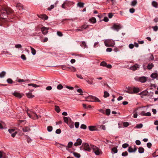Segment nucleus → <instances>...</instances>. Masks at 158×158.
<instances>
[{
    "label": "nucleus",
    "mask_w": 158,
    "mask_h": 158,
    "mask_svg": "<svg viewBox=\"0 0 158 158\" xmlns=\"http://www.w3.org/2000/svg\"><path fill=\"white\" fill-rule=\"evenodd\" d=\"M13 11L10 9L3 8L1 10L0 13V18L3 19L6 18L7 15L12 13Z\"/></svg>",
    "instance_id": "nucleus-1"
},
{
    "label": "nucleus",
    "mask_w": 158,
    "mask_h": 158,
    "mask_svg": "<svg viewBox=\"0 0 158 158\" xmlns=\"http://www.w3.org/2000/svg\"><path fill=\"white\" fill-rule=\"evenodd\" d=\"M105 45L107 47H113L115 45L114 41L112 39H108L104 42Z\"/></svg>",
    "instance_id": "nucleus-2"
},
{
    "label": "nucleus",
    "mask_w": 158,
    "mask_h": 158,
    "mask_svg": "<svg viewBox=\"0 0 158 158\" xmlns=\"http://www.w3.org/2000/svg\"><path fill=\"white\" fill-rule=\"evenodd\" d=\"M91 148L93 150V152H94L95 154L97 155H99L102 152L100 149L96 147V146L94 145L92 146Z\"/></svg>",
    "instance_id": "nucleus-3"
},
{
    "label": "nucleus",
    "mask_w": 158,
    "mask_h": 158,
    "mask_svg": "<svg viewBox=\"0 0 158 158\" xmlns=\"http://www.w3.org/2000/svg\"><path fill=\"white\" fill-rule=\"evenodd\" d=\"M29 110L27 109V113L30 118L35 119H36V118L38 119L39 118V116L34 112L31 111V114H30L29 113H28V111Z\"/></svg>",
    "instance_id": "nucleus-4"
},
{
    "label": "nucleus",
    "mask_w": 158,
    "mask_h": 158,
    "mask_svg": "<svg viewBox=\"0 0 158 158\" xmlns=\"http://www.w3.org/2000/svg\"><path fill=\"white\" fill-rule=\"evenodd\" d=\"M121 28L122 26L121 24H114L113 26L111 27V29L115 30L117 31H118L119 29H121Z\"/></svg>",
    "instance_id": "nucleus-5"
},
{
    "label": "nucleus",
    "mask_w": 158,
    "mask_h": 158,
    "mask_svg": "<svg viewBox=\"0 0 158 158\" xmlns=\"http://www.w3.org/2000/svg\"><path fill=\"white\" fill-rule=\"evenodd\" d=\"M83 146H84V150L87 151L88 152H90L91 149L89 147V145L87 143H83L82 144Z\"/></svg>",
    "instance_id": "nucleus-6"
},
{
    "label": "nucleus",
    "mask_w": 158,
    "mask_h": 158,
    "mask_svg": "<svg viewBox=\"0 0 158 158\" xmlns=\"http://www.w3.org/2000/svg\"><path fill=\"white\" fill-rule=\"evenodd\" d=\"M147 77L144 76L139 77L137 80L142 83H144L147 81Z\"/></svg>",
    "instance_id": "nucleus-7"
},
{
    "label": "nucleus",
    "mask_w": 158,
    "mask_h": 158,
    "mask_svg": "<svg viewBox=\"0 0 158 158\" xmlns=\"http://www.w3.org/2000/svg\"><path fill=\"white\" fill-rule=\"evenodd\" d=\"M8 131L11 134V136L13 137H14L17 133V132L15 131L14 129H10Z\"/></svg>",
    "instance_id": "nucleus-8"
},
{
    "label": "nucleus",
    "mask_w": 158,
    "mask_h": 158,
    "mask_svg": "<svg viewBox=\"0 0 158 158\" xmlns=\"http://www.w3.org/2000/svg\"><path fill=\"white\" fill-rule=\"evenodd\" d=\"M73 142L71 141H70L68 143V145L67 146H66L65 145L62 144H60V145L62 146L65 147L66 149L67 150H68V149L69 148H71L72 147L73 145Z\"/></svg>",
    "instance_id": "nucleus-9"
},
{
    "label": "nucleus",
    "mask_w": 158,
    "mask_h": 158,
    "mask_svg": "<svg viewBox=\"0 0 158 158\" xmlns=\"http://www.w3.org/2000/svg\"><path fill=\"white\" fill-rule=\"evenodd\" d=\"M49 28H47L45 27H43L41 29V31H42L43 34L44 35H46L48 32V30L49 29Z\"/></svg>",
    "instance_id": "nucleus-10"
},
{
    "label": "nucleus",
    "mask_w": 158,
    "mask_h": 158,
    "mask_svg": "<svg viewBox=\"0 0 158 158\" xmlns=\"http://www.w3.org/2000/svg\"><path fill=\"white\" fill-rule=\"evenodd\" d=\"M140 114L142 116H150L151 115V113L149 112H148L145 113L144 111H142L140 113Z\"/></svg>",
    "instance_id": "nucleus-11"
},
{
    "label": "nucleus",
    "mask_w": 158,
    "mask_h": 158,
    "mask_svg": "<svg viewBox=\"0 0 158 158\" xmlns=\"http://www.w3.org/2000/svg\"><path fill=\"white\" fill-rule=\"evenodd\" d=\"M137 150V148H136L135 146H134V148L133 149L131 148V147H129L128 151L130 152H135Z\"/></svg>",
    "instance_id": "nucleus-12"
},
{
    "label": "nucleus",
    "mask_w": 158,
    "mask_h": 158,
    "mask_svg": "<svg viewBox=\"0 0 158 158\" xmlns=\"http://www.w3.org/2000/svg\"><path fill=\"white\" fill-rule=\"evenodd\" d=\"M139 68V66L137 64H135L133 66H131L130 68V69L131 70L135 71L137 69V68Z\"/></svg>",
    "instance_id": "nucleus-13"
},
{
    "label": "nucleus",
    "mask_w": 158,
    "mask_h": 158,
    "mask_svg": "<svg viewBox=\"0 0 158 158\" xmlns=\"http://www.w3.org/2000/svg\"><path fill=\"white\" fill-rule=\"evenodd\" d=\"M39 17L44 20H47L48 19V17L45 14L40 15H38Z\"/></svg>",
    "instance_id": "nucleus-14"
},
{
    "label": "nucleus",
    "mask_w": 158,
    "mask_h": 158,
    "mask_svg": "<svg viewBox=\"0 0 158 158\" xmlns=\"http://www.w3.org/2000/svg\"><path fill=\"white\" fill-rule=\"evenodd\" d=\"M13 94L16 97H17L19 98H22V95L19 93L17 92H15Z\"/></svg>",
    "instance_id": "nucleus-15"
},
{
    "label": "nucleus",
    "mask_w": 158,
    "mask_h": 158,
    "mask_svg": "<svg viewBox=\"0 0 158 158\" xmlns=\"http://www.w3.org/2000/svg\"><path fill=\"white\" fill-rule=\"evenodd\" d=\"M153 66H154L153 64L151 63H149V64H148V66H147V68L149 70H150L151 69H152V67Z\"/></svg>",
    "instance_id": "nucleus-16"
},
{
    "label": "nucleus",
    "mask_w": 158,
    "mask_h": 158,
    "mask_svg": "<svg viewBox=\"0 0 158 158\" xmlns=\"http://www.w3.org/2000/svg\"><path fill=\"white\" fill-rule=\"evenodd\" d=\"M133 93H136L139 92V89L138 88L134 87L132 91Z\"/></svg>",
    "instance_id": "nucleus-17"
},
{
    "label": "nucleus",
    "mask_w": 158,
    "mask_h": 158,
    "mask_svg": "<svg viewBox=\"0 0 158 158\" xmlns=\"http://www.w3.org/2000/svg\"><path fill=\"white\" fill-rule=\"evenodd\" d=\"M23 132H28L31 130L28 127H25L22 129Z\"/></svg>",
    "instance_id": "nucleus-18"
},
{
    "label": "nucleus",
    "mask_w": 158,
    "mask_h": 158,
    "mask_svg": "<svg viewBox=\"0 0 158 158\" xmlns=\"http://www.w3.org/2000/svg\"><path fill=\"white\" fill-rule=\"evenodd\" d=\"M16 7L18 8L19 10H23V6L20 3H18L16 5Z\"/></svg>",
    "instance_id": "nucleus-19"
},
{
    "label": "nucleus",
    "mask_w": 158,
    "mask_h": 158,
    "mask_svg": "<svg viewBox=\"0 0 158 158\" xmlns=\"http://www.w3.org/2000/svg\"><path fill=\"white\" fill-rule=\"evenodd\" d=\"M89 130L91 131L97 130V129H96L95 126H89Z\"/></svg>",
    "instance_id": "nucleus-20"
},
{
    "label": "nucleus",
    "mask_w": 158,
    "mask_h": 158,
    "mask_svg": "<svg viewBox=\"0 0 158 158\" xmlns=\"http://www.w3.org/2000/svg\"><path fill=\"white\" fill-rule=\"evenodd\" d=\"M28 85L29 86H32L33 87H35V88H36V87H40L41 86V85H37L36 84H33V83L28 84Z\"/></svg>",
    "instance_id": "nucleus-21"
},
{
    "label": "nucleus",
    "mask_w": 158,
    "mask_h": 158,
    "mask_svg": "<svg viewBox=\"0 0 158 158\" xmlns=\"http://www.w3.org/2000/svg\"><path fill=\"white\" fill-rule=\"evenodd\" d=\"M137 4V1L136 0H133L131 2V5L132 6H134L136 5Z\"/></svg>",
    "instance_id": "nucleus-22"
},
{
    "label": "nucleus",
    "mask_w": 158,
    "mask_h": 158,
    "mask_svg": "<svg viewBox=\"0 0 158 158\" xmlns=\"http://www.w3.org/2000/svg\"><path fill=\"white\" fill-rule=\"evenodd\" d=\"M26 95L29 98H32L34 97V95H32V93H27Z\"/></svg>",
    "instance_id": "nucleus-23"
},
{
    "label": "nucleus",
    "mask_w": 158,
    "mask_h": 158,
    "mask_svg": "<svg viewBox=\"0 0 158 158\" xmlns=\"http://www.w3.org/2000/svg\"><path fill=\"white\" fill-rule=\"evenodd\" d=\"M90 22L93 23H95L96 22V19L95 18L92 17V18L89 19Z\"/></svg>",
    "instance_id": "nucleus-24"
},
{
    "label": "nucleus",
    "mask_w": 158,
    "mask_h": 158,
    "mask_svg": "<svg viewBox=\"0 0 158 158\" xmlns=\"http://www.w3.org/2000/svg\"><path fill=\"white\" fill-rule=\"evenodd\" d=\"M152 6L155 7V8H157L158 7V3L155 1H153L152 2Z\"/></svg>",
    "instance_id": "nucleus-25"
},
{
    "label": "nucleus",
    "mask_w": 158,
    "mask_h": 158,
    "mask_svg": "<svg viewBox=\"0 0 158 158\" xmlns=\"http://www.w3.org/2000/svg\"><path fill=\"white\" fill-rule=\"evenodd\" d=\"M151 77L153 78H156L158 77V74L157 73H152L151 75Z\"/></svg>",
    "instance_id": "nucleus-26"
},
{
    "label": "nucleus",
    "mask_w": 158,
    "mask_h": 158,
    "mask_svg": "<svg viewBox=\"0 0 158 158\" xmlns=\"http://www.w3.org/2000/svg\"><path fill=\"white\" fill-rule=\"evenodd\" d=\"M31 50V53L33 55H34L35 54L36 51L35 49L34 48H33L31 46L30 47Z\"/></svg>",
    "instance_id": "nucleus-27"
},
{
    "label": "nucleus",
    "mask_w": 158,
    "mask_h": 158,
    "mask_svg": "<svg viewBox=\"0 0 158 158\" xmlns=\"http://www.w3.org/2000/svg\"><path fill=\"white\" fill-rule=\"evenodd\" d=\"M81 47H83L84 48H87V46L86 45L85 42L84 41H82V43L81 45Z\"/></svg>",
    "instance_id": "nucleus-28"
},
{
    "label": "nucleus",
    "mask_w": 158,
    "mask_h": 158,
    "mask_svg": "<svg viewBox=\"0 0 158 158\" xmlns=\"http://www.w3.org/2000/svg\"><path fill=\"white\" fill-rule=\"evenodd\" d=\"M144 149L142 147H139V148L138 152L140 153H142L144 152Z\"/></svg>",
    "instance_id": "nucleus-29"
},
{
    "label": "nucleus",
    "mask_w": 158,
    "mask_h": 158,
    "mask_svg": "<svg viewBox=\"0 0 158 158\" xmlns=\"http://www.w3.org/2000/svg\"><path fill=\"white\" fill-rule=\"evenodd\" d=\"M6 74V73L4 71H2L1 73H0V77L2 78L4 77Z\"/></svg>",
    "instance_id": "nucleus-30"
},
{
    "label": "nucleus",
    "mask_w": 158,
    "mask_h": 158,
    "mask_svg": "<svg viewBox=\"0 0 158 158\" xmlns=\"http://www.w3.org/2000/svg\"><path fill=\"white\" fill-rule=\"evenodd\" d=\"M73 154L77 158H80L81 156V155H80V154L78 153L77 152H73Z\"/></svg>",
    "instance_id": "nucleus-31"
},
{
    "label": "nucleus",
    "mask_w": 158,
    "mask_h": 158,
    "mask_svg": "<svg viewBox=\"0 0 158 158\" xmlns=\"http://www.w3.org/2000/svg\"><path fill=\"white\" fill-rule=\"evenodd\" d=\"M84 3L83 2H79L77 3V6L80 7H83Z\"/></svg>",
    "instance_id": "nucleus-32"
},
{
    "label": "nucleus",
    "mask_w": 158,
    "mask_h": 158,
    "mask_svg": "<svg viewBox=\"0 0 158 158\" xmlns=\"http://www.w3.org/2000/svg\"><path fill=\"white\" fill-rule=\"evenodd\" d=\"M94 99V100L93 101L94 102H101V101L97 98L96 97H92Z\"/></svg>",
    "instance_id": "nucleus-33"
},
{
    "label": "nucleus",
    "mask_w": 158,
    "mask_h": 158,
    "mask_svg": "<svg viewBox=\"0 0 158 158\" xmlns=\"http://www.w3.org/2000/svg\"><path fill=\"white\" fill-rule=\"evenodd\" d=\"M110 113V110L109 109H106V114L107 115H109Z\"/></svg>",
    "instance_id": "nucleus-34"
},
{
    "label": "nucleus",
    "mask_w": 158,
    "mask_h": 158,
    "mask_svg": "<svg viewBox=\"0 0 158 158\" xmlns=\"http://www.w3.org/2000/svg\"><path fill=\"white\" fill-rule=\"evenodd\" d=\"M55 110L57 113H59L60 111V109L59 107L57 106H55Z\"/></svg>",
    "instance_id": "nucleus-35"
},
{
    "label": "nucleus",
    "mask_w": 158,
    "mask_h": 158,
    "mask_svg": "<svg viewBox=\"0 0 158 158\" xmlns=\"http://www.w3.org/2000/svg\"><path fill=\"white\" fill-rule=\"evenodd\" d=\"M104 94L103 96L104 98H107L109 96V94L107 91H104Z\"/></svg>",
    "instance_id": "nucleus-36"
},
{
    "label": "nucleus",
    "mask_w": 158,
    "mask_h": 158,
    "mask_svg": "<svg viewBox=\"0 0 158 158\" xmlns=\"http://www.w3.org/2000/svg\"><path fill=\"white\" fill-rule=\"evenodd\" d=\"M112 151L114 153H117L118 152V150L116 148L114 147L111 149Z\"/></svg>",
    "instance_id": "nucleus-37"
},
{
    "label": "nucleus",
    "mask_w": 158,
    "mask_h": 158,
    "mask_svg": "<svg viewBox=\"0 0 158 158\" xmlns=\"http://www.w3.org/2000/svg\"><path fill=\"white\" fill-rule=\"evenodd\" d=\"M77 142L78 145H80L82 143L81 140L80 139H78L77 140Z\"/></svg>",
    "instance_id": "nucleus-38"
},
{
    "label": "nucleus",
    "mask_w": 158,
    "mask_h": 158,
    "mask_svg": "<svg viewBox=\"0 0 158 158\" xmlns=\"http://www.w3.org/2000/svg\"><path fill=\"white\" fill-rule=\"evenodd\" d=\"M143 124L142 123H140L139 124H137L135 128H141L143 127Z\"/></svg>",
    "instance_id": "nucleus-39"
},
{
    "label": "nucleus",
    "mask_w": 158,
    "mask_h": 158,
    "mask_svg": "<svg viewBox=\"0 0 158 158\" xmlns=\"http://www.w3.org/2000/svg\"><path fill=\"white\" fill-rule=\"evenodd\" d=\"M63 119L65 123L68 124V118L67 117H64Z\"/></svg>",
    "instance_id": "nucleus-40"
},
{
    "label": "nucleus",
    "mask_w": 158,
    "mask_h": 158,
    "mask_svg": "<svg viewBox=\"0 0 158 158\" xmlns=\"http://www.w3.org/2000/svg\"><path fill=\"white\" fill-rule=\"evenodd\" d=\"M93 79H92L91 81H90L89 80H86V81L90 85H94V84L93 81Z\"/></svg>",
    "instance_id": "nucleus-41"
},
{
    "label": "nucleus",
    "mask_w": 158,
    "mask_h": 158,
    "mask_svg": "<svg viewBox=\"0 0 158 158\" xmlns=\"http://www.w3.org/2000/svg\"><path fill=\"white\" fill-rule=\"evenodd\" d=\"M107 63H106L104 61H103L100 63V65L103 66H106Z\"/></svg>",
    "instance_id": "nucleus-42"
},
{
    "label": "nucleus",
    "mask_w": 158,
    "mask_h": 158,
    "mask_svg": "<svg viewBox=\"0 0 158 158\" xmlns=\"http://www.w3.org/2000/svg\"><path fill=\"white\" fill-rule=\"evenodd\" d=\"M129 146V144L127 143H125L123 144L122 147L124 148H125Z\"/></svg>",
    "instance_id": "nucleus-43"
},
{
    "label": "nucleus",
    "mask_w": 158,
    "mask_h": 158,
    "mask_svg": "<svg viewBox=\"0 0 158 158\" xmlns=\"http://www.w3.org/2000/svg\"><path fill=\"white\" fill-rule=\"evenodd\" d=\"M95 97L93 96H89L88 97H85V99H92L93 100H94V99L93 98V97Z\"/></svg>",
    "instance_id": "nucleus-44"
},
{
    "label": "nucleus",
    "mask_w": 158,
    "mask_h": 158,
    "mask_svg": "<svg viewBox=\"0 0 158 158\" xmlns=\"http://www.w3.org/2000/svg\"><path fill=\"white\" fill-rule=\"evenodd\" d=\"M15 47L17 48H21L22 47V45L20 44H16Z\"/></svg>",
    "instance_id": "nucleus-45"
},
{
    "label": "nucleus",
    "mask_w": 158,
    "mask_h": 158,
    "mask_svg": "<svg viewBox=\"0 0 158 158\" xmlns=\"http://www.w3.org/2000/svg\"><path fill=\"white\" fill-rule=\"evenodd\" d=\"M52 130V127L51 126H49L47 127V130L49 132H50Z\"/></svg>",
    "instance_id": "nucleus-46"
},
{
    "label": "nucleus",
    "mask_w": 158,
    "mask_h": 158,
    "mask_svg": "<svg viewBox=\"0 0 158 158\" xmlns=\"http://www.w3.org/2000/svg\"><path fill=\"white\" fill-rule=\"evenodd\" d=\"M7 81L8 83L12 84L13 81L10 78H8L7 80Z\"/></svg>",
    "instance_id": "nucleus-47"
},
{
    "label": "nucleus",
    "mask_w": 158,
    "mask_h": 158,
    "mask_svg": "<svg viewBox=\"0 0 158 158\" xmlns=\"http://www.w3.org/2000/svg\"><path fill=\"white\" fill-rule=\"evenodd\" d=\"M148 93V92L146 91H145L141 92L140 93V94H142L144 95H147Z\"/></svg>",
    "instance_id": "nucleus-48"
},
{
    "label": "nucleus",
    "mask_w": 158,
    "mask_h": 158,
    "mask_svg": "<svg viewBox=\"0 0 158 158\" xmlns=\"http://www.w3.org/2000/svg\"><path fill=\"white\" fill-rule=\"evenodd\" d=\"M63 88L62 85L61 84H59L57 86V89H61Z\"/></svg>",
    "instance_id": "nucleus-49"
},
{
    "label": "nucleus",
    "mask_w": 158,
    "mask_h": 158,
    "mask_svg": "<svg viewBox=\"0 0 158 158\" xmlns=\"http://www.w3.org/2000/svg\"><path fill=\"white\" fill-rule=\"evenodd\" d=\"M123 125L124 127H127L129 125V124L127 122H124L123 123Z\"/></svg>",
    "instance_id": "nucleus-50"
},
{
    "label": "nucleus",
    "mask_w": 158,
    "mask_h": 158,
    "mask_svg": "<svg viewBox=\"0 0 158 158\" xmlns=\"http://www.w3.org/2000/svg\"><path fill=\"white\" fill-rule=\"evenodd\" d=\"M128 155V153L127 151H125L124 152H123L122 153V156H126Z\"/></svg>",
    "instance_id": "nucleus-51"
},
{
    "label": "nucleus",
    "mask_w": 158,
    "mask_h": 158,
    "mask_svg": "<svg viewBox=\"0 0 158 158\" xmlns=\"http://www.w3.org/2000/svg\"><path fill=\"white\" fill-rule=\"evenodd\" d=\"M54 8V5H51L50 7H49L48 8V10H51L52 9H53Z\"/></svg>",
    "instance_id": "nucleus-52"
},
{
    "label": "nucleus",
    "mask_w": 158,
    "mask_h": 158,
    "mask_svg": "<svg viewBox=\"0 0 158 158\" xmlns=\"http://www.w3.org/2000/svg\"><path fill=\"white\" fill-rule=\"evenodd\" d=\"M82 28H83V29H85L89 27V25H83L81 26Z\"/></svg>",
    "instance_id": "nucleus-53"
},
{
    "label": "nucleus",
    "mask_w": 158,
    "mask_h": 158,
    "mask_svg": "<svg viewBox=\"0 0 158 158\" xmlns=\"http://www.w3.org/2000/svg\"><path fill=\"white\" fill-rule=\"evenodd\" d=\"M21 58L23 60H25L26 59V58L25 55L24 54H23L21 56Z\"/></svg>",
    "instance_id": "nucleus-54"
},
{
    "label": "nucleus",
    "mask_w": 158,
    "mask_h": 158,
    "mask_svg": "<svg viewBox=\"0 0 158 158\" xmlns=\"http://www.w3.org/2000/svg\"><path fill=\"white\" fill-rule=\"evenodd\" d=\"M61 69L63 70H66L68 67L65 65H62L61 66Z\"/></svg>",
    "instance_id": "nucleus-55"
},
{
    "label": "nucleus",
    "mask_w": 158,
    "mask_h": 158,
    "mask_svg": "<svg viewBox=\"0 0 158 158\" xmlns=\"http://www.w3.org/2000/svg\"><path fill=\"white\" fill-rule=\"evenodd\" d=\"M81 128L85 129L86 128V126L84 124H82L81 126Z\"/></svg>",
    "instance_id": "nucleus-56"
},
{
    "label": "nucleus",
    "mask_w": 158,
    "mask_h": 158,
    "mask_svg": "<svg viewBox=\"0 0 158 158\" xmlns=\"http://www.w3.org/2000/svg\"><path fill=\"white\" fill-rule=\"evenodd\" d=\"M79 123L78 122H77L75 123V126L76 128H78L79 127Z\"/></svg>",
    "instance_id": "nucleus-57"
},
{
    "label": "nucleus",
    "mask_w": 158,
    "mask_h": 158,
    "mask_svg": "<svg viewBox=\"0 0 158 158\" xmlns=\"http://www.w3.org/2000/svg\"><path fill=\"white\" fill-rule=\"evenodd\" d=\"M135 11V9L133 8H131L129 10V11L131 13H133Z\"/></svg>",
    "instance_id": "nucleus-58"
},
{
    "label": "nucleus",
    "mask_w": 158,
    "mask_h": 158,
    "mask_svg": "<svg viewBox=\"0 0 158 158\" xmlns=\"http://www.w3.org/2000/svg\"><path fill=\"white\" fill-rule=\"evenodd\" d=\"M61 132V130L60 129H57L56 131V134H60Z\"/></svg>",
    "instance_id": "nucleus-59"
},
{
    "label": "nucleus",
    "mask_w": 158,
    "mask_h": 158,
    "mask_svg": "<svg viewBox=\"0 0 158 158\" xmlns=\"http://www.w3.org/2000/svg\"><path fill=\"white\" fill-rule=\"evenodd\" d=\"M135 143L137 145H139L140 144L141 142L139 140H137L136 141Z\"/></svg>",
    "instance_id": "nucleus-60"
},
{
    "label": "nucleus",
    "mask_w": 158,
    "mask_h": 158,
    "mask_svg": "<svg viewBox=\"0 0 158 158\" xmlns=\"http://www.w3.org/2000/svg\"><path fill=\"white\" fill-rule=\"evenodd\" d=\"M147 146L149 148H150L152 146V143H147Z\"/></svg>",
    "instance_id": "nucleus-61"
},
{
    "label": "nucleus",
    "mask_w": 158,
    "mask_h": 158,
    "mask_svg": "<svg viewBox=\"0 0 158 158\" xmlns=\"http://www.w3.org/2000/svg\"><path fill=\"white\" fill-rule=\"evenodd\" d=\"M129 47L130 49H132L134 47V45L132 44H130L129 45Z\"/></svg>",
    "instance_id": "nucleus-62"
},
{
    "label": "nucleus",
    "mask_w": 158,
    "mask_h": 158,
    "mask_svg": "<svg viewBox=\"0 0 158 158\" xmlns=\"http://www.w3.org/2000/svg\"><path fill=\"white\" fill-rule=\"evenodd\" d=\"M108 17L109 18H111L113 16V15L111 13H110L108 14Z\"/></svg>",
    "instance_id": "nucleus-63"
},
{
    "label": "nucleus",
    "mask_w": 158,
    "mask_h": 158,
    "mask_svg": "<svg viewBox=\"0 0 158 158\" xmlns=\"http://www.w3.org/2000/svg\"><path fill=\"white\" fill-rule=\"evenodd\" d=\"M57 35L60 36H62L63 35V34H62V33L60 31H57Z\"/></svg>",
    "instance_id": "nucleus-64"
}]
</instances>
